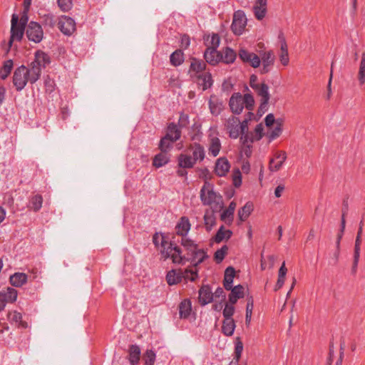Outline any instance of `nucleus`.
<instances>
[{"label":"nucleus","instance_id":"nucleus-20","mask_svg":"<svg viewBox=\"0 0 365 365\" xmlns=\"http://www.w3.org/2000/svg\"><path fill=\"white\" fill-rule=\"evenodd\" d=\"M206 66V63L202 60L192 58L189 70L190 77L194 78L198 73H204Z\"/></svg>","mask_w":365,"mask_h":365},{"label":"nucleus","instance_id":"nucleus-36","mask_svg":"<svg viewBox=\"0 0 365 365\" xmlns=\"http://www.w3.org/2000/svg\"><path fill=\"white\" fill-rule=\"evenodd\" d=\"M191 310V302L189 299H184L179 304V314L180 318H187L190 314Z\"/></svg>","mask_w":365,"mask_h":365},{"label":"nucleus","instance_id":"nucleus-4","mask_svg":"<svg viewBox=\"0 0 365 365\" xmlns=\"http://www.w3.org/2000/svg\"><path fill=\"white\" fill-rule=\"evenodd\" d=\"M247 18L245 12L242 10L235 11L233 14L232 23L231 24L232 31L237 36L241 35L247 25Z\"/></svg>","mask_w":365,"mask_h":365},{"label":"nucleus","instance_id":"nucleus-47","mask_svg":"<svg viewBox=\"0 0 365 365\" xmlns=\"http://www.w3.org/2000/svg\"><path fill=\"white\" fill-rule=\"evenodd\" d=\"M206 41L207 48L217 49L220 43V38L217 34H212L210 37L207 36Z\"/></svg>","mask_w":365,"mask_h":365},{"label":"nucleus","instance_id":"nucleus-24","mask_svg":"<svg viewBox=\"0 0 365 365\" xmlns=\"http://www.w3.org/2000/svg\"><path fill=\"white\" fill-rule=\"evenodd\" d=\"M207 257L208 256L204 250L197 248L193 255H191L189 258H187V261L191 262L194 267H196Z\"/></svg>","mask_w":365,"mask_h":365},{"label":"nucleus","instance_id":"nucleus-35","mask_svg":"<svg viewBox=\"0 0 365 365\" xmlns=\"http://www.w3.org/2000/svg\"><path fill=\"white\" fill-rule=\"evenodd\" d=\"M253 211V204L247 202L241 209L238 210V217L240 221H245Z\"/></svg>","mask_w":365,"mask_h":365},{"label":"nucleus","instance_id":"nucleus-42","mask_svg":"<svg viewBox=\"0 0 365 365\" xmlns=\"http://www.w3.org/2000/svg\"><path fill=\"white\" fill-rule=\"evenodd\" d=\"M281 53L279 55V60L283 66H287L289 62L287 44L285 38H283V41L280 46Z\"/></svg>","mask_w":365,"mask_h":365},{"label":"nucleus","instance_id":"nucleus-18","mask_svg":"<svg viewBox=\"0 0 365 365\" xmlns=\"http://www.w3.org/2000/svg\"><path fill=\"white\" fill-rule=\"evenodd\" d=\"M191 225L187 217H181L175 226L176 234L181 236V238L187 237V233L190 230Z\"/></svg>","mask_w":365,"mask_h":365},{"label":"nucleus","instance_id":"nucleus-17","mask_svg":"<svg viewBox=\"0 0 365 365\" xmlns=\"http://www.w3.org/2000/svg\"><path fill=\"white\" fill-rule=\"evenodd\" d=\"M230 169V163L228 160L225 158H220L216 160L215 166V173L219 177H224L227 175Z\"/></svg>","mask_w":365,"mask_h":365},{"label":"nucleus","instance_id":"nucleus-60","mask_svg":"<svg viewBox=\"0 0 365 365\" xmlns=\"http://www.w3.org/2000/svg\"><path fill=\"white\" fill-rule=\"evenodd\" d=\"M233 185L240 187L242 184V174L239 169L234 170L232 174Z\"/></svg>","mask_w":365,"mask_h":365},{"label":"nucleus","instance_id":"nucleus-49","mask_svg":"<svg viewBox=\"0 0 365 365\" xmlns=\"http://www.w3.org/2000/svg\"><path fill=\"white\" fill-rule=\"evenodd\" d=\"M228 251V247L223 245L220 249L217 250L214 255V259L217 263H220L225 258Z\"/></svg>","mask_w":365,"mask_h":365},{"label":"nucleus","instance_id":"nucleus-43","mask_svg":"<svg viewBox=\"0 0 365 365\" xmlns=\"http://www.w3.org/2000/svg\"><path fill=\"white\" fill-rule=\"evenodd\" d=\"M175 141L176 140H174L173 138H170L165 135L160 141L159 149L161 151L168 153V151L173 148V145Z\"/></svg>","mask_w":365,"mask_h":365},{"label":"nucleus","instance_id":"nucleus-62","mask_svg":"<svg viewBox=\"0 0 365 365\" xmlns=\"http://www.w3.org/2000/svg\"><path fill=\"white\" fill-rule=\"evenodd\" d=\"M243 350V344L241 341H237L235 344V356L234 357V360L240 361V359L241 357V354Z\"/></svg>","mask_w":365,"mask_h":365},{"label":"nucleus","instance_id":"nucleus-34","mask_svg":"<svg viewBox=\"0 0 365 365\" xmlns=\"http://www.w3.org/2000/svg\"><path fill=\"white\" fill-rule=\"evenodd\" d=\"M235 327V322L233 319H224L222 326V331L225 336H232Z\"/></svg>","mask_w":365,"mask_h":365},{"label":"nucleus","instance_id":"nucleus-26","mask_svg":"<svg viewBox=\"0 0 365 365\" xmlns=\"http://www.w3.org/2000/svg\"><path fill=\"white\" fill-rule=\"evenodd\" d=\"M28 276L23 272H16L11 275L9 278L11 285L16 287H20L27 282Z\"/></svg>","mask_w":365,"mask_h":365},{"label":"nucleus","instance_id":"nucleus-16","mask_svg":"<svg viewBox=\"0 0 365 365\" xmlns=\"http://www.w3.org/2000/svg\"><path fill=\"white\" fill-rule=\"evenodd\" d=\"M203 56L206 62L211 66H216L222 59L221 52L214 48H207Z\"/></svg>","mask_w":365,"mask_h":365},{"label":"nucleus","instance_id":"nucleus-44","mask_svg":"<svg viewBox=\"0 0 365 365\" xmlns=\"http://www.w3.org/2000/svg\"><path fill=\"white\" fill-rule=\"evenodd\" d=\"M2 294L6 302L12 303L16 302L18 296V292L12 287H8L4 292H2Z\"/></svg>","mask_w":365,"mask_h":365},{"label":"nucleus","instance_id":"nucleus-51","mask_svg":"<svg viewBox=\"0 0 365 365\" xmlns=\"http://www.w3.org/2000/svg\"><path fill=\"white\" fill-rule=\"evenodd\" d=\"M242 99L243 105H245V108L249 110H252L255 106V100L252 95L246 93L242 96Z\"/></svg>","mask_w":365,"mask_h":365},{"label":"nucleus","instance_id":"nucleus-30","mask_svg":"<svg viewBox=\"0 0 365 365\" xmlns=\"http://www.w3.org/2000/svg\"><path fill=\"white\" fill-rule=\"evenodd\" d=\"M169 161L170 155L167 152L161 151L153 158V165L158 168L165 165Z\"/></svg>","mask_w":365,"mask_h":365},{"label":"nucleus","instance_id":"nucleus-52","mask_svg":"<svg viewBox=\"0 0 365 365\" xmlns=\"http://www.w3.org/2000/svg\"><path fill=\"white\" fill-rule=\"evenodd\" d=\"M22 314L19 312H14L11 316V321L14 322L19 327L26 328L27 323L22 319Z\"/></svg>","mask_w":365,"mask_h":365},{"label":"nucleus","instance_id":"nucleus-2","mask_svg":"<svg viewBox=\"0 0 365 365\" xmlns=\"http://www.w3.org/2000/svg\"><path fill=\"white\" fill-rule=\"evenodd\" d=\"M39 78L38 71L31 68L29 65L28 66L22 65L15 69L13 75V83L16 91H20L24 88L27 83L34 84Z\"/></svg>","mask_w":365,"mask_h":365},{"label":"nucleus","instance_id":"nucleus-1","mask_svg":"<svg viewBox=\"0 0 365 365\" xmlns=\"http://www.w3.org/2000/svg\"><path fill=\"white\" fill-rule=\"evenodd\" d=\"M153 242L155 247H158L160 245L162 258L164 259L171 258L173 263L180 264L182 262L183 257L181 249L178 246L168 242L163 234L155 233L153 237Z\"/></svg>","mask_w":365,"mask_h":365},{"label":"nucleus","instance_id":"nucleus-56","mask_svg":"<svg viewBox=\"0 0 365 365\" xmlns=\"http://www.w3.org/2000/svg\"><path fill=\"white\" fill-rule=\"evenodd\" d=\"M235 313V307L232 304H226L223 309V317L225 319H233L232 316Z\"/></svg>","mask_w":365,"mask_h":365},{"label":"nucleus","instance_id":"nucleus-57","mask_svg":"<svg viewBox=\"0 0 365 365\" xmlns=\"http://www.w3.org/2000/svg\"><path fill=\"white\" fill-rule=\"evenodd\" d=\"M359 81L361 85L365 82V58H361L359 71Z\"/></svg>","mask_w":365,"mask_h":365},{"label":"nucleus","instance_id":"nucleus-23","mask_svg":"<svg viewBox=\"0 0 365 365\" xmlns=\"http://www.w3.org/2000/svg\"><path fill=\"white\" fill-rule=\"evenodd\" d=\"M209 108L214 115H218L223 109L222 102L215 95H212L209 100Z\"/></svg>","mask_w":365,"mask_h":365},{"label":"nucleus","instance_id":"nucleus-55","mask_svg":"<svg viewBox=\"0 0 365 365\" xmlns=\"http://www.w3.org/2000/svg\"><path fill=\"white\" fill-rule=\"evenodd\" d=\"M233 217L234 213L227 208L222 212L220 219L221 220L225 221L227 225H231L233 221Z\"/></svg>","mask_w":365,"mask_h":365},{"label":"nucleus","instance_id":"nucleus-38","mask_svg":"<svg viewBox=\"0 0 365 365\" xmlns=\"http://www.w3.org/2000/svg\"><path fill=\"white\" fill-rule=\"evenodd\" d=\"M165 136L173 138L174 140H178L180 138L181 131L175 123H170L168 126Z\"/></svg>","mask_w":365,"mask_h":365},{"label":"nucleus","instance_id":"nucleus-5","mask_svg":"<svg viewBox=\"0 0 365 365\" xmlns=\"http://www.w3.org/2000/svg\"><path fill=\"white\" fill-rule=\"evenodd\" d=\"M26 34L28 39L34 43H40L43 37L41 26L35 21H31L26 27Z\"/></svg>","mask_w":365,"mask_h":365},{"label":"nucleus","instance_id":"nucleus-28","mask_svg":"<svg viewBox=\"0 0 365 365\" xmlns=\"http://www.w3.org/2000/svg\"><path fill=\"white\" fill-rule=\"evenodd\" d=\"M230 294H229V302L235 304L239 299L244 297V287L238 284L234 287H232Z\"/></svg>","mask_w":365,"mask_h":365},{"label":"nucleus","instance_id":"nucleus-11","mask_svg":"<svg viewBox=\"0 0 365 365\" xmlns=\"http://www.w3.org/2000/svg\"><path fill=\"white\" fill-rule=\"evenodd\" d=\"M226 130L230 138L237 139L240 135V119L235 116H230L225 123Z\"/></svg>","mask_w":365,"mask_h":365},{"label":"nucleus","instance_id":"nucleus-46","mask_svg":"<svg viewBox=\"0 0 365 365\" xmlns=\"http://www.w3.org/2000/svg\"><path fill=\"white\" fill-rule=\"evenodd\" d=\"M42 203L43 197L41 195L38 194L31 198L29 207L34 212H37L41 208Z\"/></svg>","mask_w":365,"mask_h":365},{"label":"nucleus","instance_id":"nucleus-45","mask_svg":"<svg viewBox=\"0 0 365 365\" xmlns=\"http://www.w3.org/2000/svg\"><path fill=\"white\" fill-rule=\"evenodd\" d=\"M13 61L11 59L7 60L4 63V65L0 70V78L1 79L4 80L9 76L13 68Z\"/></svg>","mask_w":365,"mask_h":365},{"label":"nucleus","instance_id":"nucleus-58","mask_svg":"<svg viewBox=\"0 0 365 365\" xmlns=\"http://www.w3.org/2000/svg\"><path fill=\"white\" fill-rule=\"evenodd\" d=\"M57 3L63 11H68L72 7L71 0H57Z\"/></svg>","mask_w":365,"mask_h":365},{"label":"nucleus","instance_id":"nucleus-27","mask_svg":"<svg viewBox=\"0 0 365 365\" xmlns=\"http://www.w3.org/2000/svg\"><path fill=\"white\" fill-rule=\"evenodd\" d=\"M190 149L192 150V159L195 160V163L197 160L202 161L205 158V153L204 148L199 143H194L190 145Z\"/></svg>","mask_w":365,"mask_h":365},{"label":"nucleus","instance_id":"nucleus-10","mask_svg":"<svg viewBox=\"0 0 365 365\" xmlns=\"http://www.w3.org/2000/svg\"><path fill=\"white\" fill-rule=\"evenodd\" d=\"M58 27L63 34L71 36L76 30V23L72 18L61 16L58 21Z\"/></svg>","mask_w":365,"mask_h":365},{"label":"nucleus","instance_id":"nucleus-21","mask_svg":"<svg viewBox=\"0 0 365 365\" xmlns=\"http://www.w3.org/2000/svg\"><path fill=\"white\" fill-rule=\"evenodd\" d=\"M199 303L205 306L210 303L213 299V293L208 285L202 286L199 290Z\"/></svg>","mask_w":365,"mask_h":365},{"label":"nucleus","instance_id":"nucleus-25","mask_svg":"<svg viewBox=\"0 0 365 365\" xmlns=\"http://www.w3.org/2000/svg\"><path fill=\"white\" fill-rule=\"evenodd\" d=\"M182 278V272L180 269H172L166 274V281L169 285H174L180 283Z\"/></svg>","mask_w":365,"mask_h":365},{"label":"nucleus","instance_id":"nucleus-7","mask_svg":"<svg viewBox=\"0 0 365 365\" xmlns=\"http://www.w3.org/2000/svg\"><path fill=\"white\" fill-rule=\"evenodd\" d=\"M50 62L49 56L45 52L38 50L35 53L34 60L29 65L31 68H36V71H38V76L41 77L42 68L48 65Z\"/></svg>","mask_w":365,"mask_h":365},{"label":"nucleus","instance_id":"nucleus-32","mask_svg":"<svg viewBox=\"0 0 365 365\" xmlns=\"http://www.w3.org/2000/svg\"><path fill=\"white\" fill-rule=\"evenodd\" d=\"M195 164V160H192L191 156L188 155L181 153L178 158V167L192 168L194 167Z\"/></svg>","mask_w":365,"mask_h":365},{"label":"nucleus","instance_id":"nucleus-48","mask_svg":"<svg viewBox=\"0 0 365 365\" xmlns=\"http://www.w3.org/2000/svg\"><path fill=\"white\" fill-rule=\"evenodd\" d=\"M345 215H346V211L343 210L342 215H341V220L340 232L337 235L336 241V248H338V250L340 249V242H341V240L342 238V236L344 235V232L345 230V225H346Z\"/></svg>","mask_w":365,"mask_h":365},{"label":"nucleus","instance_id":"nucleus-6","mask_svg":"<svg viewBox=\"0 0 365 365\" xmlns=\"http://www.w3.org/2000/svg\"><path fill=\"white\" fill-rule=\"evenodd\" d=\"M250 86L261 99H270L269 86L265 83H259L257 76H250Z\"/></svg>","mask_w":365,"mask_h":365},{"label":"nucleus","instance_id":"nucleus-40","mask_svg":"<svg viewBox=\"0 0 365 365\" xmlns=\"http://www.w3.org/2000/svg\"><path fill=\"white\" fill-rule=\"evenodd\" d=\"M232 235V232L230 230H225L223 225H222L217 230L215 236V241L217 243L221 242L224 239L229 240Z\"/></svg>","mask_w":365,"mask_h":365},{"label":"nucleus","instance_id":"nucleus-9","mask_svg":"<svg viewBox=\"0 0 365 365\" xmlns=\"http://www.w3.org/2000/svg\"><path fill=\"white\" fill-rule=\"evenodd\" d=\"M239 58L243 63L249 64L252 68H258L261 63L260 58L255 53L241 48L238 53Z\"/></svg>","mask_w":365,"mask_h":365},{"label":"nucleus","instance_id":"nucleus-13","mask_svg":"<svg viewBox=\"0 0 365 365\" xmlns=\"http://www.w3.org/2000/svg\"><path fill=\"white\" fill-rule=\"evenodd\" d=\"M260 59L262 64L260 73L262 74L267 73L272 70L274 63L275 56L274 52L272 51L264 52Z\"/></svg>","mask_w":365,"mask_h":365},{"label":"nucleus","instance_id":"nucleus-22","mask_svg":"<svg viewBox=\"0 0 365 365\" xmlns=\"http://www.w3.org/2000/svg\"><path fill=\"white\" fill-rule=\"evenodd\" d=\"M253 11L255 18L262 20L267 14V0H257L253 6Z\"/></svg>","mask_w":365,"mask_h":365},{"label":"nucleus","instance_id":"nucleus-61","mask_svg":"<svg viewBox=\"0 0 365 365\" xmlns=\"http://www.w3.org/2000/svg\"><path fill=\"white\" fill-rule=\"evenodd\" d=\"M282 133V128L279 126H275L274 128L268 134V138L269 141H272L277 138H278Z\"/></svg>","mask_w":365,"mask_h":365},{"label":"nucleus","instance_id":"nucleus-19","mask_svg":"<svg viewBox=\"0 0 365 365\" xmlns=\"http://www.w3.org/2000/svg\"><path fill=\"white\" fill-rule=\"evenodd\" d=\"M180 244L186 252L185 255H182L183 257L182 261H187V258H189L191 255H193V253L196 252V250L198 248V245L189 237L181 238Z\"/></svg>","mask_w":365,"mask_h":365},{"label":"nucleus","instance_id":"nucleus-59","mask_svg":"<svg viewBox=\"0 0 365 365\" xmlns=\"http://www.w3.org/2000/svg\"><path fill=\"white\" fill-rule=\"evenodd\" d=\"M269 99H261L260 105L257 110V114L260 116L262 115L267 110L269 107Z\"/></svg>","mask_w":365,"mask_h":365},{"label":"nucleus","instance_id":"nucleus-31","mask_svg":"<svg viewBox=\"0 0 365 365\" xmlns=\"http://www.w3.org/2000/svg\"><path fill=\"white\" fill-rule=\"evenodd\" d=\"M220 52L222 55V62L226 64H230L234 63V61L236 59L237 54L233 49H232L230 47H225Z\"/></svg>","mask_w":365,"mask_h":365},{"label":"nucleus","instance_id":"nucleus-8","mask_svg":"<svg viewBox=\"0 0 365 365\" xmlns=\"http://www.w3.org/2000/svg\"><path fill=\"white\" fill-rule=\"evenodd\" d=\"M287 158L284 150H277L274 153L273 157L269 162V170L272 173L279 171L283 166Z\"/></svg>","mask_w":365,"mask_h":365},{"label":"nucleus","instance_id":"nucleus-41","mask_svg":"<svg viewBox=\"0 0 365 365\" xmlns=\"http://www.w3.org/2000/svg\"><path fill=\"white\" fill-rule=\"evenodd\" d=\"M170 63L174 66L181 65L184 61V53L180 49L175 51L170 56Z\"/></svg>","mask_w":365,"mask_h":365},{"label":"nucleus","instance_id":"nucleus-63","mask_svg":"<svg viewBox=\"0 0 365 365\" xmlns=\"http://www.w3.org/2000/svg\"><path fill=\"white\" fill-rule=\"evenodd\" d=\"M189 116L187 114L181 113L178 120V125L180 128H186L189 125Z\"/></svg>","mask_w":365,"mask_h":365},{"label":"nucleus","instance_id":"nucleus-39","mask_svg":"<svg viewBox=\"0 0 365 365\" xmlns=\"http://www.w3.org/2000/svg\"><path fill=\"white\" fill-rule=\"evenodd\" d=\"M203 218L206 230L210 231L216 224V218L213 212L206 210Z\"/></svg>","mask_w":365,"mask_h":365},{"label":"nucleus","instance_id":"nucleus-53","mask_svg":"<svg viewBox=\"0 0 365 365\" xmlns=\"http://www.w3.org/2000/svg\"><path fill=\"white\" fill-rule=\"evenodd\" d=\"M155 356V353L153 350H147L143 356L145 365H154Z\"/></svg>","mask_w":365,"mask_h":365},{"label":"nucleus","instance_id":"nucleus-12","mask_svg":"<svg viewBox=\"0 0 365 365\" xmlns=\"http://www.w3.org/2000/svg\"><path fill=\"white\" fill-rule=\"evenodd\" d=\"M200 199L203 205H211L214 202L219 204L217 201L216 193L210 187V185L205 184L200 190Z\"/></svg>","mask_w":365,"mask_h":365},{"label":"nucleus","instance_id":"nucleus-29","mask_svg":"<svg viewBox=\"0 0 365 365\" xmlns=\"http://www.w3.org/2000/svg\"><path fill=\"white\" fill-rule=\"evenodd\" d=\"M235 270L232 267H228L225 271L223 285L226 290L230 291L232 287Z\"/></svg>","mask_w":365,"mask_h":365},{"label":"nucleus","instance_id":"nucleus-15","mask_svg":"<svg viewBox=\"0 0 365 365\" xmlns=\"http://www.w3.org/2000/svg\"><path fill=\"white\" fill-rule=\"evenodd\" d=\"M197 85L202 88V90L206 91L211 88L213 84V79L210 72H204V73H198L194 77Z\"/></svg>","mask_w":365,"mask_h":365},{"label":"nucleus","instance_id":"nucleus-37","mask_svg":"<svg viewBox=\"0 0 365 365\" xmlns=\"http://www.w3.org/2000/svg\"><path fill=\"white\" fill-rule=\"evenodd\" d=\"M221 149V143L217 137H212L210 140L208 148L209 153L213 157H216L220 153Z\"/></svg>","mask_w":365,"mask_h":365},{"label":"nucleus","instance_id":"nucleus-14","mask_svg":"<svg viewBox=\"0 0 365 365\" xmlns=\"http://www.w3.org/2000/svg\"><path fill=\"white\" fill-rule=\"evenodd\" d=\"M229 106L235 114H240L244 108L242 96L240 93H235L230 98Z\"/></svg>","mask_w":365,"mask_h":365},{"label":"nucleus","instance_id":"nucleus-50","mask_svg":"<svg viewBox=\"0 0 365 365\" xmlns=\"http://www.w3.org/2000/svg\"><path fill=\"white\" fill-rule=\"evenodd\" d=\"M240 135V143L242 145H252V143L256 140L254 138L252 133H244V134Z\"/></svg>","mask_w":365,"mask_h":365},{"label":"nucleus","instance_id":"nucleus-54","mask_svg":"<svg viewBox=\"0 0 365 365\" xmlns=\"http://www.w3.org/2000/svg\"><path fill=\"white\" fill-rule=\"evenodd\" d=\"M182 276L185 279L194 282L198 277L197 270L196 268L195 269H187L182 272Z\"/></svg>","mask_w":365,"mask_h":365},{"label":"nucleus","instance_id":"nucleus-3","mask_svg":"<svg viewBox=\"0 0 365 365\" xmlns=\"http://www.w3.org/2000/svg\"><path fill=\"white\" fill-rule=\"evenodd\" d=\"M11 36L9 41L7 44L6 48V53L9 51L12 43L14 41H21L25 30L26 27L19 24V16L17 14H14L11 16Z\"/></svg>","mask_w":365,"mask_h":365},{"label":"nucleus","instance_id":"nucleus-33","mask_svg":"<svg viewBox=\"0 0 365 365\" xmlns=\"http://www.w3.org/2000/svg\"><path fill=\"white\" fill-rule=\"evenodd\" d=\"M140 349L136 344H132L129 347V361L132 365H136L140 360Z\"/></svg>","mask_w":365,"mask_h":365},{"label":"nucleus","instance_id":"nucleus-64","mask_svg":"<svg viewBox=\"0 0 365 365\" xmlns=\"http://www.w3.org/2000/svg\"><path fill=\"white\" fill-rule=\"evenodd\" d=\"M263 131L264 128L262 123L257 124L255 128L254 133L255 136L254 138L256 140H259L263 137Z\"/></svg>","mask_w":365,"mask_h":365}]
</instances>
